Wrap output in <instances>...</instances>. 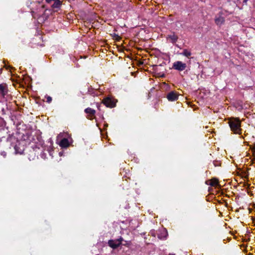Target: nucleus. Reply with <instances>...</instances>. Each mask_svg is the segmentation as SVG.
I'll return each instance as SVG.
<instances>
[{
	"instance_id": "f257e3e1",
	"label": "nucleus",
	"mask_w": 255,
	"mask_h": 255,
	"mask_svg": "<svg viewBox=\"0 0 255 255\" xmlns=\"http://www.w3.org/2000/svg\"><path fill=\"white\" fill-rule=\"evenodd\" d=\"M229 126L231 129L236 133H238L241 131V123L239 119L230 120L229 122Z\"/></svg>"
},
{
	"instance_id": "f03ea898",
	"label": "nucleus",
	"mask_w": 255,
	"mask_h": 255,
	"mask_svg": "<svg viewBox=\"0 0 255 255\" xmlns=\"http://www.w3.org/2000/svg\"><path fill=\"white\" fill-rule=\"evenodd\" d=\"M117 100L110 97H107L103 101V103L108 108H112L116 106Z\"/></svg>"
},
{
	"instance_id": "7ed1b4c3",
	"label": "nucleus",
	"mask_w": 255,
	"mask_h": 255,
	"mask_svg": "<svg viewBox=\"0 0 255 255\" xmlns=\"http://www.w3.org/2000/svg\"><path fill=\"white\" fill-rule=\"evenodd\" d=\"M186 67L187 66L185 63H183L181 61H179L174 62L173 65V68L178 71H183Z\"/></svg>"
},
{
	"instance_id": "20e7f679",
	"label": "nucleus",
	"mask_w": 255,
	"mask_h": 255,
	"mask_svg": "<svg viewBox=\"0 0 255 255\" xmlns=\"http://www.w3.org/2000/svg\"><path fill=\"white\" fill-rule=\"evenodd\" d=\"M14 148L16 154H22L23 152L24 147L20 144V142L18 140H16V143L14 146Z\"/></svg>"
},
{
	"instance_id": "39448f33",
	"label": "nucleus",
	"mask_w": 255,
	"mask_h": 255,
	"mask_svg": "<svg viewBox=\"0 0 255 255\" xmlns=\"http://www.w3.org/2000/svg\"><path fill=\"white\" fill-rule=\"evenodd\" d=\"M23 140L32 141L34 140L33 137L32 136V132L31 131H26L22 136Z\"/></svg>"
},
{
	"instance_id": "423d86ee",
	"label": "nucleus",
	"mask_w": 255,
	"mask_h": 255,
	"mask_svg": "<svg viewBox=\"0 0 255 255\" xmlns=\"http://www.w3.org/2000/svg\"><path fill=\"white\" fill-rule=\"evenodd\" d=\"M166 97L169 101H174L178 99V95L174 91H171L167 94Z\"/></svg>"
},
{
	"instance_id": "0eeeda50",
	"label": "nucleus",
	"mask_w": 255,
	"mask_h": 255,
	"mask_svg": "<svg viewBox=\"0 0 255 255\" xmlns=\"http://www.w3.org/2000/svg\"><path fill=\"white\" fill-rule=\"evenodd\" d=\"M7 85L5 83L0 84V95L2 97H4L5 95L7 94Z\"/></svg>"
},
{
	"instance_id": "6e6552de",
	"label": "nucleus",
	"mask_w": 255,
	"mask_h": 255,
	"mask_svg": "<svg viewBox=\"0 0 255 255\" xmlns=\"http://www.w3.org/2000/svg\"><path fill=\"white\" fill-rule=\"evenodd\" d=\"M109 246L113 248V249H116L120 247V243L118 241H116V240H110L108 241Z\"/></svg>"
},
{
	"instance_id": "1a4fd4ad",
	"label": "nucleus",
	"mask_w": 255,
	"mask_h": 255,
	"mask_svg": "<svg viewBox=\"0 0 255 255\" xmlns=\"http://www.w3.org/2000/svg\"><path fill=\"white\" fill-rule=\"evenodd\" d=\"M168 236L167 231L164 228L160 231V233L158 234V238L160 240H165Z\"/></svg>"
},
{
	"instance_id": "9d476101",
	"label": "nucleus",
	"mask_w": 255,
	"mask_h": 255,
	"mask_svg": "<svg viewBox=\"0 0 255 255\" xmlns=\"http://www.w3.org/2000/svg\"><path fill=\"white\" fill-rule=\"evenodd\" d=\"M167 38L169 39L170 42L172 43H175L177 41L178 37L175 35V32H173L170 34L167 35Z\"/></svg>"
},
{
	"instance_id": "9b49d317",
	"label": "nucleus",
	"mask_w": 255,
	"mask_h": 255,
	"mask_svg": "<svg viewBox=\"0 0 255 255\" xmlns=\"http://www.w3.org/2000/svg\"><path fill=\"white\" fill-rule=\"evenodd\" d=\"M59 145L63 148H66L69 146V142L68 139L66 138H64L60 142Z\"/></svg>"
},
{
	"instance_id": "f8f14e48",
	"label": "nucleus",
	"mask_w": 255,
	"mask_h": 255,
	"mask_svg": "<svg viewBox=\"0 0 255 255\" xmlns=\"http://www.w3.org/2000/svg\"><path fill=\"white\" fill-rule=\"evenodd\" d=\"M215 22L217 25H221L224 23L225 18L222 16H219L215 18Z\"/></svg>"
},
{
	"instance_id": "ddd939ff",
	"label": "nucleus",
	"mask_w": 255,
	"mask_h": 255,
	"mask_svg": "<svg viewBox=\"0 0 255 255\" xmlns=\"http://www.w3.org/2000/svg\"><path fill=\"white\" fill-rule=\"evenodd\" d=\"M54 2L52 6L53 8H59L61 5V1L60 0H54Z\"/></svg>"
},
{
	"instance_id": "4468645a",
	"label": "nucleus",
	"mask_w": 255,
	"mask_h": 255,
	"mask_svg": "<svg viewBox=\"0 0 255 255\" xmlns=\"http://www.w3.org/2000/svg\"><path fill=\"white\" fill-rule=\"evenodd\" d=\"M85 112L86 114H89L91 116H94L96 113V111L90 108H87L85 110Z\"/></svg>"
},
{
	"instance_id": "2eb2a0df",
	"label": "nucleus",
	"mask_w": 255,
	"mask_h": 255,
	"mask_svg": "<svg viewBox=\"0 0 255 255\" xmlns=\"http://www.w3.org/2000/svg\"><path fill=\"white\" fill-rule=\"evenodd\" d=\"M182 55L188 57L191 55V53L187 49H184L183 52L181 53Z\"/></svg>"
},
{
	"instance_id": "dca6fc26",
	"label": "nucleus",
	"mask_w": 255,
	"mask_h": 255,
	"mask_svg": "<svg viewBox=\"0 0 255 255\" xmlns=\"http://www.w3.org/2000/svg\"><path fill=\"white\" fill-rule=\"evenodd\" d=\"M209 184L212 186H215L218 184V181L216 179H212Z\"/></svg>"
},
{
	"instance_id": "f3484780",
	"label": "nucleus",
	"mask_w": 255,
	"mask_h": 255,
	"mask_svg": "<svg viewBox=\"0 0 255 255\" xmlns=\"http://www.w3.org/2000/svg\"><path fill=\"white\" fill-rule=\"evenodd\" d=\"M162 65L160 64V65H155L154 66V70L157 72L158 71H160V68L161 67H162Z\"/></svg>"
},
{
	"instance_id": "a211bd4d",
	"label": "nucleus",
	"mask_w": 255,
	"mask_h": 255,
	"mask_svg": "<svg viewBox=\"0 0 255 255\" xmlns=\"http://www.w3.org/2000/svg\"><path fill=\"white\" fill-rule=\"evenodd\" d=\"M0 155H1L3 158H5L7 154L5 151H2L0 152Z\"/></svg>"
},
{
	"instance_id": "6ab92c4d",
	"label": "nucleus",
	"mask_w": 255,
	"mask_h": 255,
	"mask_svg": "<svg viewBox=\"0 0 255 255\" xmlns=\"http://www.w3.org/2000/svg\"><path fill=\"white\" fill-rule=\"evenodd\" d=\"M47 99V102L50 103L52 101V98L49 96H47L45 97Z\"/></svg>"
},
{
	"instance_id": "aec40b11",
	"label": "nucleus",
	"mask_w": 255,
	"mask_h": 255,
	"mask_svg": "<svg viewBox=\"0 0 255 255\" xmlns=\"http://www.w3.org/2000/svg\"><path fill=\"white\" fill-rule=\"evenodd\" d=\"M116 241H118L120 243V246L122 244V242L124 240L122 237H120L119 239L116 240Z\"/></svg>"
},
{
	"instance_id": "412c9836",
	"label": "nucleus",
	"mask_w": 255,
	"mask_h": 255,
	"mask_svg": "<svg viewBox=\"0 0 255 255\" xmlns=\"http://www.w3.org/2000/svg\"><path fill=\"white\" fill-rule=\"evenodd\" d=\"M159 76H160V77H164V74H163H163L159 73Z\"/></svg>"
},
{
	"instance_id": "4be33fe9",
	"label": "nucleus",
	"mask_w": 255,
	"mask_h": 255,
	"mask_svg": "<svg viewBox=\"0 0 255 255\" xmlns=\"http://www.w3.org/2000/svg\"><path fill=\"white\" fill-rule=\"evenodd\" d=\"M150 233L153 236L155 237V234L153 232H151Z\"/></svg>"
},
{
	"instance_id": "5701e85b",
	"label": "nucleus",
	"mask_w": 255,
	"mask_h": 255,
	"mask_svg": "<svg viewBox=\"0 0 255 255\" xmlns=\"http://www.w3.org/2000/svg\"><path fill=\"white\" fill-rule=\"evenodd\" d=\"M32 15H33V17L35 18V16L34 15H33V14H32Z\"/></svg>"
},
{
	"instance_id": "b1692460",
	"label": "nucleus",
	"mask_w": 255,
	"mask_h": 255,
	"mask_svg": "<svg viewBox=\"0 0 255 255\" xmlns=\"http://www.w3.org/2000/svg\"><path fill=\"white\" fill-rule=\"evenodd\" d=\"M32 15H33V17L35 18V16L34 15H33V14H32Z\"/></svg>"
},
{
	"instance_id": "393cba45",
	"label": "nucleus",
	"mask_w": 255,
	"mask_h": 255,
	"mask_svg": "<svg viewBox=\"0 0 255 255\" xmlns=\"http://www.w3.org/2000/svg\"><path fill=\"white\" fill-rule=\"evenodd\" d=\"M247 0H244V2H246Z\"/></svg>"
},
{
	"instance_id": "a878e982",
	"label": "nucleus",
	"mask_w": 255,
	"mask_h": 255,
	"mask_svg": "<svg viewBox=\"0 0 255 255\" xmlns=\"http://www.w3.org/2000/svg\"><path fill=\"white\" fill-rule=\"evenodd\" d=\"M44 8L43 6H42L41 8Z\"/></svg>"
}]
</instances>
